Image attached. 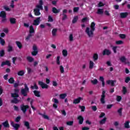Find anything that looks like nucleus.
I'll return each mask as SVG.
<instances>
[{
  "label": "nucleus",
  "instance_id": "1",
  "mask_svg": "<svg viewBox=\"0 0 130 130\" xmlns=\"http://www.w3.org/2000/svg\"><path fill=\"white\" fill-rule=\"evenodd\" d=\"M95 26H96V24H95V22H92L90 24V28L86 27L85 32L89 38H93V36H94V31H95Z\"/></svg>",
  "mask_w": 130,
  "mask_h": 130
},
{
  "label": "nucleus",
  "instance_id": "2",
  "mask_svg": "<svg viewBox=\"0 0 130 130\" xmlns=\"http://www.w3.org/2000/svg\"><path fill=\"white\" fill-rule=\"evenodd\" d=\"M43 1L42 0L39 1V5L36 6V9H34V13L35 16H40L41 13H40V10L42 11L43 10Z\"/></svg>",
  "mask_w": 130,
  "mask_h": 130
},
{
  "label": "nucleus",
  "instance_id": "3",
  "mask_svg": "<svg viewBox=\"0 0 130 130\" xmlns=\"http://www.w3.org/2000/svg\"><path fill=\"white\" fill-rule=\"evenodd\" d=\"M21 95H23L24 97H27L28 96V93H29V87L26 83L24 84V88L21 89L20 90Z\"/></svg>",
  "mask_w": 130,
  "mask_h": 130
},
{
  "label": "nucleus",
  "instance_id": "4",
  "mask_svg": "<svg viewBox=\"0 0 130 130\" xmlns=\"http://www.w3.org/2000/svg\"><path fill=\"white\" fill-rule=\"evenodd\" d=\"M11 103L17 104V93H11Z\"/></svg>",
  "mask_w": 130,
  "mask_h": 130
},
{
  "label": "nucleus",
  "instance_id": "5",
  "mask_svg": "<svg viewBox=\"0 0 130 130\" xmlns=\"http://www.w3.org/2000/svg\"><path fill=\"white\" fill-rule=\"evenodd\" d=\"M52 102H54V104H53V107L55 109H56L58 107L57 104L59 103V102L58 101V100L57 99L53 98L52 100Z\"/></svg>",
  "mask_w": 130,
  "mask_h": 130
},
{
  "label": "nucleus",
  "instance_id": "6",
  "mask_svg": "<svg viewBox=\"0 0 130 130\" xmlns=\"http://www.w3.org/2000/svg\"><path fill=\"white\" fill-rule=\"evenodd\" d=\"M105 93H106V92L105 90H104L103 91L102 94L101 95L100 101L102 104H105Z\"/></svg>",
  "mask_w": 130,
  "mask_h": 130
},
{
  "label": "nucleus",
  "instance_id": "7",
  "mask_svg": "<svg viewBox=\"0 0 130 130\" xmlns=\"http://www.w3.org/2000/svg\"><path fill=\"white\" fill-rule=\"evenodd\" d=\"M68 13V10L64 9L62 11V20L64 21V20H66V19H68V15H67V14Z\"/></svg>",
  "mask_w": 130,
  "mask_h": 130
},
{
  "label": "nucleus",
  "instance_id": "8",
  "mask_svg": "<svg viewBox=\"0 0 130 130\" xmlns=\"http://www.w3.org/2000/svg\"><path fill=\"white\" fill-rule=\"evenodd\" d=\"M27 109H29V106L24 105L21 106V110H22L23 113H26Z\"/></svg>",
  "mask_w": 130,
  "mask_h": 130
},
{
  "label": "nucleus",
  "instance_id": "9",
  "mask_svg": "<svg viewBox=\"0 0 130 130\" xmlns=\"http://www.w3.org/2000/svg\"><path fill=\"white\" fill-rule=\"evenodd\" d=\"M39 85L41 86L42 89H47L48 88V85L43 83L42 81H39Z\"/></svg>",
  "mask_w": 130,
  "mask_h": 130
},
{
  "label": "nucleus",
  "instance_id": "10",
  "mask_svg": "<svg viewBox=\"0 0 130 130\" xmlns=\"http://www.w3.org/2000/svg\"><path fill=\"white\" fill-rule=\"evenodd\" d=\"M41 19V17L37 18L35 20H34L33 25L34 26H38L40 23V19Z\"/></svg>",
  "mask_w": 130,
  "mask_h": 130
},
{
  "label": "nucleus",
  "instance_id": "11",
  "mask_svg": "<svg viewBox=\"0 0 130 130\" xmlns=\"http://www.w3.org/2000/svg\"><path fill=\"white\" fill-rule=\"evenodd\" d=\"M128 16V12H121L120 13V17L121 19H125Z\"/></svg>",
  "mask_w": 130,
  "mask_h": 130
},
{
  "label": "nucleus",
  "instance_id": "12",
  "mask_svg": "<svg viewBox=\"0 0 130 130\" xmlns=\"http://www.w3.org/2000/svg\"><path fill=\"white\" fill-rule=\"evenodd\" d=\"M77 119L79 120V124H83V122H84V117L81 115H79L77 117Z\"/></svg>",
  "mask_w": 130,
  "mask_h": 130
},
{
  "label": "nucleus",
  "instance_id": "13",
  "mask_svg": "<svg viewBox=\"0 0 130 130\" xmlns=\"http://www.w3.org/2000/svg\"><path fill=\"white\" fill-rule=\"evenodd\" d=\"M81 100H83V98H82L81 97H79L77 99H76L73 101V104H79V103H80V102H81Z\"/></svg>",
  "mask_w": 130,
  "mask_h": 130
},
{
  "label": "nucleus",
  "instance_id": "14",
  "mask_svg": "<svg viewBox=\"0 0 130 130\" xmlns=\"http://www.w3.org/2000/svg\"><path fill=\"white\" fill-rule=\"evenodd\" d=\"M111 54V51L108 49H105L103 52V55H110Z\"/></svg>",
  "mask_w": 130,
  "mask_h": 130
},
{
  "label": "nucleus",
  "instance_id": "15",
  "mask_svg": "<svg viewBox=\"0 0 130 130\" xmlns=\"http://www.w3.org/2000/svg\"><path fill=\"white\" fill-rule=\"evenodd\" d=\"M116 82V81L115 80H108L107 81V83L108 85H110L111 84V86H112V87L115 86V84L114 83Z\"/></svg>",
  "mask_w": 130,
  "mask_h": 130
},
{
  "label": "nucleus",
  "instance_id": "16",
  "mask_svg": "<svg viewBox=\"0 0 130 130\" xmlns=\"http://www.w3.org/2000/svg\"><path fill=\"white\" fill-rule=\"evenodd\" d=\"M119 60L122 62L123 63H125V64H126V63H127L126 62V58H125V56H121L120 58H119Z\"/></svg>",
  "mask_w": 130,
  "mask_h": 130
},
{
  "label": "nucleus",
  "instance_id": "17",
  "mask_svg": "<svg viewBox=\"0 0 130 130\" xmlns=\"http://www.w3.org/2000/svg\"><path fill=\"white\" fill-rule=\"evenodd\" d=\"M2 124L4 127H6L7 128H9V127H10V124H9L8 121H6L5 122H3Z\"/></svg>",
  "mask_w": 130,
  "mask_h": 130
},
{
  "label": "nucleus",
  "instance_id": "18",
  "mask_svg": "<svg viewBox=\"0 0 130 130\" xmlns=\"http://www.w3.org/2000/svg\"><path fill=\"white\" fill-rule=\"evenodd\" d=\"M60 12V10L59 9H56V8L53 7L52 8V12L53 14H58Z\"/></svg>",
  "mask_w": 130,
  "mask_h": 130
},
{
  "label": "nucleus",
  "instance_id": "19",
  "mask_svg": "<svg viewBox=\"0 0 130 130\" xmlns=\"http://www.w3.org/2000/svg\"><path fill=\"white\" fill-rule=\"evenodd\" d=\"M29 34H32L33 33H35V30L34 29V27L33 25H30L29 26Z\"/></svg>",
  "mask_w": 130,
  "mask_h": 130
},
{
  "label": "nucleus",
  "instance_id": "20",
  "mask_svg": "<svg viewBox=\"0 0 130 130\" xmlns=\"http://www.w3.org/2000/svg\"><path fill=\"white\" fill-rule=\"evenodd\" d=\"M129 122V121H126L124 123V127L125 128H130Z\"/></svg>",
  "mask_w": 130,
  "mask_h": 130
},
{
  "label": "nucleus",
  "instance_id": "21",
  "mask_svg": "<svg viewBox=\"0 0 130 130\" xmlns=\"http://www.w3.org/2000/svg\"><path fill=\"white\" fill-rule=\"evenodd\" d=\"M7 17V14L6 13V12L5 11H2L0 13V17L1 18H6Z\"/></svg>",
  "mask_w": 130,
  "mask_h": 130
},
{
  "label": "nucleus",
  "instance_id": "22",
  "mask_svg": "<svg viewBox=\"0 0 130 130\" xmlns=\"http://www.w3.org/2000/svg\"><path fill=\"white\" fill-rule=\"evenodd\" d=\"M34 95L36 96V97H40V91H38V90H34Z\"/></svg>",
  "mask_w": 130,
  "mask_h": 130
},
{
  "label": "nucleus",
  "instance_id": "23",
  "mask_svg": "<svg viewBox=\"0 0 130 130\" xmlns=\"http://www.w3.org/2000/svg\"><path fill=\"white\" fill-rule=\"evenodd\" d=\"M17 75L18 76H20L21 77H23V76L25 75V71L24 70H21L17 73Z\"/></svg>",
  "mask_w": 130,
  "mask_h": 130
},
{
  "label": "nucleus",
  "instance_id": "24",
  "mask_svg": "<svg viewBox=\"0 0 130 130\" xmlns=\"http://www.w3.org/2000/svg\"><path fill=\"white\" fill-rule=\"evenodd\" d=\"M98 57H99L98 54L94 53L92 57L93 61H96V60H98Z\"/></svg>",
  "mask_w": 130,
  "mask_h": 130
},
{
  "label": "nucleus",
  "instance_id": "25",
  "mask_svg": "<svg viewBox=\"0 0 130 130\" xmlns=\"http://www.w3.org/2000/svg\"><path fill=\"white\" fill-rule=\"evenodd\" d=\"M107 120V118L105 117L103 119L100 121V124H104L106 122Z\"/></svg>",
  "mask_w": 130,
  "mask_h": 130
},
{
  "label": "nucleus",
  "instance_id": "26",
  "mask_svg": "<svg viewBox=\"0 0 130 130\" xmlns=\"http://www.w3.org/2000/svg\"><path fill=\"white\" fill-rule=\"evenodd\" d=\"M67 93H62L59 95V97L60 99L63 100L66 99V97H67Z\"/></svg>",
  "mask_w": 130,
  "mask_h": 130
},
{
  "label": "nucleus",
  "instance_id": "27",
  "mask_svg": "<svg viewBox=\"0 0 130 130\" xmlns=\"http://www.w3.org/2000/svg\"><path fill=\"white\" fill-rule=\"evenodd\" d=\"M5 64H7V66H11V62L10 61H6L5 62H3L1 64L2 67H4Z\"/></svg>",
  "mask_w": 130,
  "mask_h": 130
},
{
  "label": "nucleus",
  "instance_id": "28",
  "mask_svg": "<svg viewBox=\"0 0 130 130\" xmlns=\"http://www.w3.org/2000/svg\"><path fill=\"white\" fill-rule=\"evenodd\" d=\"M33 102H34V100H31L30 104L31 108L34 110V111H35V110H36V108L34 107V106H33Z\"/></svg>",
  "mask_w": 130,
  "mask_h": 130
},
{
  "label": "nucleus",
  "instance_id": "29",
  "mask_svg": "<svg viewBox=\"0 0 130 130\" xmlns=\"http://www.w3.org/2000/svg\"><path fill=\"white\" fill-rule=\"evenodd\" d=\"M17 46L19 49H22V47H23V45H22V43L21 42L17 41Z\"/></svg>",
  "mask_w": 130,
  "mask_h": 130
},
{
  "label": "nucleus",
  "instance_id": "30",
  "mask_svg": "<svg viewBox=\"0 0 130 130\" xmlns=\"http://www.w3.org/2000/svg\"><path fill=\"white\" fill-rule=\"evenodd\" d=\"M57 32V29L53 28L52 30V36H56V32Z\"/></svg>",
  "mask_w": 130,
  "mask_h": 130
},
{
  "label": "nucleus",
  "instance_id": "31",
  "mask_svg": "<svg viewBox=\"0 0 130 130\" xmlns=\"http://www.w3.org/2000/svg\"><path fill=\"white\" fill-rule=\"evenodd\" d=\"M122 92L123 95H125V94L127 93V89H126V87H125V86H123Z\"/></svg>",
  "mask_w": 130,
  "mask_h": 130
},
{
  "label": "nucleus",
  "instance_id": "32",
  "mask_svg": "<svg viewBox=\"0 0 130 130\" xmlns=\"http://www.w3.org/2000/svg\"><path fill=\"white\" fill-rule=\"evenodd\" d=\"M34 86L33 85H31L30 86V88H31L32 89H35L36 90H38V86H37V84H36V83H35L34 84Z\"/></svg>",
  "mask_w": 130,
  "mask_h": 130
},
{
  "label": "nucleus",
  "instance_id": "33",
  "mask_svg": "<svg viewBox=\"0 0 130 130\" xmlns=\"http://www.w3.org/2000/svg\"><path fill=\"white\" fill-rule=\"evenodd\" d=\"M94 67V62L90 60L89 61V69L90 70H92Z\"/></svg>",
  "mask_w": 130,
  "mask_h": 130
},
{
  "label": "nucleus",
  "instance_id": "34",
  "mask_svg": "<svg viewBox=\"0 0 130 130\" xmlns=\"http://www.w3.org/2000/svg\"><path fill=\"white\" fill-rule=\"evenodd\" d=\"M67 125H69V126H72L74 124V121H69L66 122Z\"/></svg>",
  "mask_w": 130,
  "mask_h": 130
},
{
  "label": "nucleus",
  "instance_id": "35",
  "mask_svg": "<svg viewBox=\"0 0 130 130\" xmlns=\"http://www.w3.org/2000/svg\"><path fill=\"white\" fill-rule=\"evenodd\" d=\"M103 13H104L103 9H99L98 10L96 14H98V15H102L103 14Z\"/></svg>",
  "mask_w": 130,
  "mask_h": 130
},
{
  "label": "nucleus",
  "instance_id": "36",
  "mask_svg": "<svg viewBox=\"0 0 130 130\" xmlns=\"http://www.w3.org/2000/svg\"><path fill=\"white\" fill-rule=\"evenodd\" d=\"M24 125L26 126V127L27 128V129H29V128H30V123H29V122L25 121Z\"/></svg>",
  "mask_w": 130,
  "mask_h": 130
},
{
  "label": "nucleus",
  "instance_id": "37",
  "mask_svg": "<svg viewBox=\"0 0 130 130\" xmlns=\"http://www.w3.org/2000/svg\"><path fill=\"white\" fill-rule=\"evenodd\" d=\"M91 83L93 85H97V84H98V80H97V79H94L93 80H91Z\"/></svg>",
  "mask_w": 130,
  "mask_h": 130
},
{
  "label": "nucleus",
  "instance_id": "38",
  "mask_svg": "<svg viewBox=\"0 0 130 130\" xmlns=\"http://www.w3.org/2000/svg\"><path fill=\"white\" fill-rule=\"evenodd\" d=\"M39 115H41V116H42V117H43L44 118H45V119H49V117L48 116L42 114L41 113H39Z\"/></svg>",
  "mask_w": 130,
  "mask_h": 130
},
{
  "label": "nucleus",
  "instance_id": "39",
  "mask_svg": "<svg viewBox=\"0 0 130 130\" xmlns=\"http://www.w3.org/2000/svg\"><path fill=\"white\" fill-rule=\"evenodd\" d=\"M117 112L119 116H122V108L119 109L117 111Z\"/></svg>",
  "mask_w": 130,
  "mask_h": 130
},
{
  "label": "nucleus",
  "instance_id": "40",
  "mask_svg": "<svg viewBox=\"0 0 130 130\" xmlns=\"http://www.w3.org/2000/svg\"><path fill=\"white\" fill-rule=\"evenodd\" d=\"M60 59V56H57V58L56 59V63L58 64V66H59L60 64V61L59 60Z\"/></svg>",
  "mask_w": 130,
  "mask_h": 130
},
{
  "label": "nucleus",
  "instance_id": "41",
  "mask_svg": "<svg viewBox=\"0 0 130 130\" xmlns=\"http://www.w3.org/2000/svg\"><path fill=\"white\" fill-rule=\"evenodd\" d=\"M62 53L64 56H68V51L67 50H63Z\"/></svg>",
  "mask_w": 130,
  "mask_h": 130
},
{
  "label": "nucleus",
  "instance_id": "42",
  "mask_svg": "<svg viewBox=\"0 0 130 130\" xmlns=\"http://www.w3.org/2000/svg\"><path fill=\"white\" fill-rule=\"evenodd\" d=\"M59 69L60 73L63 74V73H64V68H63V67L62 66H60Z\"/></svg>",
  "mask_w": 130,
  "mask_h": 130
},
{
  "label": "nucleus",
  "instance_id": "43",
  "mask_svg": "<svg viewBox=\"0 0 130 130\" xmlns=\"http://www.w3.org/2000/svg\"><path fill=\"white\" fill-rule=\"evenodd\" d=\"M27 59L29 62H32L34 60V58L30 56H28Z\"/></svg>",
  "mask_w": 130,
  "mask_h": 130
},
{
  "label": "nucleus",
  "instance_id": "44",
  "mask_svg": "<svg viewBox=\"0 0 130 130\" xmlns=\"http://www.w3.org/2000/svg\"><path fill=\"white\" fill-rule=\"evenodd\" d=\"M0 43L1 44V45H5V44H6V41H5V40L1 39L0 38Z\"/></svg>",
  "mask_w": 130,
  "mask_h": 130
},
{
  "label": "nucleus",
  "instance_id": "45",
  "mask_svg": "<svg viewBox=\"0 0 130 130\" xmlns=\"http://www.w3.org/2000/svg\"><path fill=\"white\" fill-rule=\"evenodd\" d=\"M79 108H80L82 112H84L85 109H86L85 106H79Z\"/></svg>",
  "mask_w": 130,
  "mask_h": 130
},
{
  "label": "nucleus",
  "instance_id": "46",
  "mask_svg": "<svg viewBox=\"0 0 130 130\" xmlns=\"http://www.w3.org/2000/svg\"><path fill=\"white\" fill-rule=\"evenodd\" d=\"M11 125L14 128V129L17 130V124H15L13 121L11 122Z\"/></svg>",
  "mask_w": 130,
  "mask_h": 130
},
{
  "label": "nucleus",
  "instance_id": "47",
  "mask_svg": "<svg viewBox=\"0 0 130 130\" xmlns=\"http://www.w3.org/2000/svg\"><path fill=\"white\" fill-rule=\"evenodd\" d=\"M8 82L10 84H14V83H15V80H14V78H11L9 79Z\"/></svg>",
  "mask_w": 130,
  "mask_h": 130
},
{
  "label": "nucleus",
  "instance_id": "48",
  "mask_svg": "<svg viewBox=\"0 0 130 130\" xmlns=\"http://www.w3.org/2000/svg\"><path fill=\"white\" fill-rule=\"evenodd\" d=\"M77 21H78V16H75L73 20H72L73 24H75V23H77Z\"/></svg>",
  "mask_w": 130,
  "mask_h": 130
},
{
  "label": "nucleus",
  "instance_id": "49",
  "mask_svg": "<svg viewBox=\"0 0 130 130\" xmlns=\"http://www.w3.org/2000/svg\"><path fill=\"white\" fill-rule=\"evenodd\" d=\"M121 99H122V98H121L120 95L117 96L116 100L118 102H120V101H121Z\"/></svg>",
  "mask_w": 130,
  "mask_h": 130
},
{
  "label": "nucleus",
  "instance_id": "50",
  "mask_svg": "<svg viewBox=\"0 0 130 130\" xmlns=\"http://www.w3.org/2000/svg\"><path fill=\"white\" fill-rule=\"evenodd\" d=\"M116 44H117V45H120L121 44H123V42L122 41H116Z\"/></svg>",
  "mask_w": 130,
  "mask_h": 130
},
{
  "label": "nucleus",
  "instance_id": "51",
  "mask_svg": "<svg viewBox=\"0 0 130 130\" xmlns=\"http://www.w3.org/2000/svg\"><path fill=\"white\" fill-rule=\"evenodd\" d=\"M38 53V51H34L31 52V55L33 56H36Z\"/></svg>",
  "mask_w": 130,
  "mask_h": 130
},
{
  "label": "nucleus",
  "instance_id": "52",
  "mask_svg": "<svg viewBox=\"0 0 130 130\" xmlns=\"http://www.w3.org/2000/svg\"><path fill=\"white\" fill-rule=\"evenodd\" d=\"M119 37L122 39H124L126 37V36L125 34H121L119 35Z\"/></svg>",
  "mask_w": 130,
  "mask_h": 130
},
{
  "label": "nucleus",
  "instance_id": "53",
  "mask_svg": "<svg viewBox=\"0 0 130 130\" xmlns=\"http://www.w3.org/2000/svg\"><path fill=\"white\" fill-rule=\"evenodd\" d=\"M113 106V104H109L107 105V109H111Z\"/></svg>",
  "mask_w": 130,
  "mask_h": 130
},
{
  "label": "nucleus",
  "instance_id": "54",
  "mask_svg": "<svg viewBox=\"0 0 130 130\" xmlns=\"http://www.w3.org/2000/svg\"><path fill=\"white\" fill-rule=\"evenodd\" d=\"M88 21V18L87 17H84L81 20L82 23H85Z\"/></svg>",
  "mask_w": 130,
  "mask_h": 130
},
{
  "label": "nucleus",
  "instance_id": "55",
  "mask_svg": "<svg viewBox=\"0 0 130 130\" xmlns=\"http://www.w3.org/2000/svg\"><path fill=\"white\" fill-rule=\"evenodd\" d=\"M10 22H11V24H15V23H16V19L11 18Z\"/></svg>",
  "mask_w": 130,
  "mask_h": 130
},
{
  "label": "nucleus",
  "instance_id": "56",
  "mask_svg": "<svg viewBox=\"0 0 130 130\" xmlns=\"http://www.w3.org/2000/svg\"><path fill=\"white\" fill-rule=\"evenodd\" d=\"M52 86L54 87H57V82L55 81H52Z\"/></svg>",
  "mask_w": 130,
  "mask_h": 130
},
{
  "label": "nucleus",
  "instance_id": "57",
  "mask_svg": "<svg viewBox=\"0 0 130 130\" xmlns=\"http://www.w3.org/2000/svg\"><path fill=\"white\" fill-rule=\"evenodd\" d=\"M32 35L31 34L28 35V36L26 37V40H29L31 37H32Z\"/></svg>",
  "mask_w": 130,
  "mask_h": 130
},
{
  "label": "nucleus",
  "instance_id": "58",
  "mask_svg": "<svg viewBox=\"0 0 130 130\" xmlns=\"http://www.w3.org/2000/svg\"><path fill=\"white\" fill-rule=\"evenodd\" d=\"M91 109L93 111H97V107L96 106H93L91 107Z\"/></svg>",
  "mask_w": 130,
  "mask_h": 130
},
{
  "label": "nucleus",
  "instance_id": "59",
  "mask_svg": "<svg viewBox=\"0 0 130 130\" xmlns=\"http://www.w3.org/2000/svg\"><path fill=\"white\" fill-rule=\"evenodd\" d=\"M79 7H75L73 9V11L74 12V13H77L78 12H79Z\"/></svg>",
  "mask_w": 130,
  "mask_h": 130
},
{
  "label": "nucleus",
  "instance_id": "60",
  "mask_svg": "<svg viewBox=\"0 0 130 130\" xmlns=\"http://www.w3.org/2000/svg\"><path fill=\"white\" fill-rule=\"evenodd\" d=\"M48 22H53V18L51 16H48Z\"/></svg>",
  "mask_w": 130,
  "mask_h": 130
},
{
  "label": "nucleus",
  "instance_id": "61",
  "mask_svg": "<svg viewBox=\"0 0 130 130\" xmlns=\"http://www.w3.org/2000/svg\"><path fill=\"white\" fill-rule=\"evenodd\" d=\"M8 51L9 52H11V51H13V47L11 46H8Z\"/></svg>",
  "mask_w": 130,
  "mask_h": 130
},
{
  "label": "nucleus",
  "instance_id": "62",
  "mask_svg": "<svg viewBox=\"0 0 130 130\" xmlns=\"http://www.w3.org/2000/svg\"><path fill=\"white\" fill-rule=\"evenodd\" d=\"M69 40L70 41H73L74 40V37L72 34H71L69 36Z\"/></svg>",
  "mask_w": 130,
  "mask_h": 130
},
{
  "label": "nucleus",
  "instance_id": "63",
  "mask_svg": "<svg viewBox=\"0 0 130 130\" xmlns=\"http://www.w3.org/2000/svg\"><path fill=\"white\" fill-rule=\"evenodd\" d=\"M130 81V78L129 77H127L125 79V83H128V82H129Z\"/></svg>",
  "mask_w": 130,
  "mask_h": 130
},
{
  "label": "nucleus",
  "instance_id": "64",
  "mask_svg": "<svg viewBox=\"0 0 130 130\" xmlns=\"http://www.w3.org/2000/svg\"><path fill=\"white\" fill-rule=\"evenodd\" d=\"M116 49H117V47L114 46L113 47V51L114 52V53H116Z\"/></svg>",
  "mask_w": 130,
  "mask_h": 130
}]
</instances>
